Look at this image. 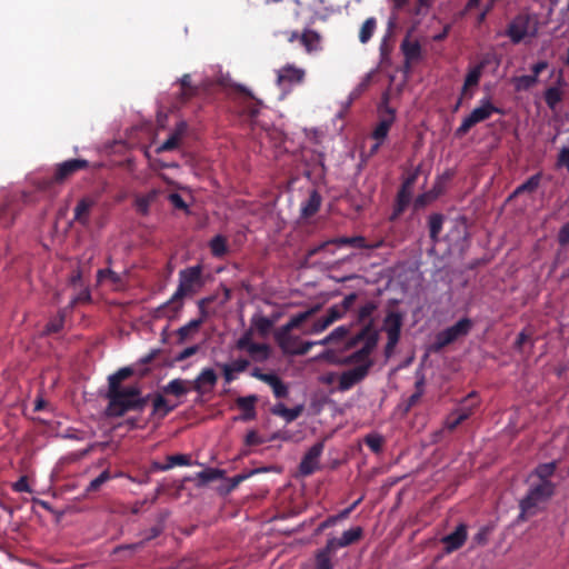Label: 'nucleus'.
I'll return each mask as SVG.
<instances>
[{
	"label": "nucleus",
	"mask_w": 569,
	"mask_h": 569,
	"mask_svg": "<svg viewBox=\"0 0 569 569\" xmlns=\"http://www.w3.org/2000/svg\"><path fill=\"white\" fill-rule=\"evenodd\" d=\"M174 408H176V406L169 405L168 400L161 395H158L153 399V410L158 411V412L161 411L163 416L171 412Z\"/></svg>",
	"instance_id": "nucleus-50"
},
{
	"label": "nucleus",
	"mask_w": 569,
	"mask_h": 569,
	"mask_svg": "<svg viewBox=\"0 0 569 569\" xmlns=\"http://www.w3.org/2000/svg\"><path fill=\"white\" fill-rule=\"evenodd\" d=\"M378 308V305L376 301H367L365 305H362L359 310H358V313H357V321L359 323H365L367 325L370 320H372L375 322V320L372 319V315L373 312L377 310Z\"/></svg>",
	"instance_id": "nucleus-37"
},
{
	"label": "nucleus",
	"mask_w": 569,
	"mask_h": 569,
	"mask_svg": "<svg viewBox=\"0 0 569 569\" xmlns=\"http://www.w3.org/2000/svg\"><path fill=\"white\" fill-rule=\"evenodd\" d=\"M362 500V497H360L358 500H356L350 507L343 509L336 516L328 517L325 521H322V530L326 528H329L337 523V521L345 519L349 516V513L355 509V507Z\"/></svg>",
	"instance_id": "nucleus-42"
},
{
	"label": "nucleus",
	"mask_w": 569,
	"mask_h": 569,
	"mask_svg": "<svg viewBox=\"0 0 569 569\" xmlns=\"http://www.w3.org/2000/svg\"><path fill=\"white\" fill-rule=\"evenodd\" d=\"M267 471H281V469L276 467H263L260 469H256L249 473H239L232 478H227L224 476V471L213 468H207L198 473L197 480L199 486L217 483L214 489L219 491V493L221 495H228L233 489H236L239 483L249 478L251 475Z\"/></svg>",
	"instance_id": "nucleus-5"
},
{
	"label": "nucleus",
	"mask_w": 569,
	"mask_h": 569,
	"mask_svg": "<svg viewBox=\"0 0 569 569\" xmlns=\"http://www.w3.org/2000/svg\"><path fill=\"white\" fill-rule=\"evenodd\" d=\"M203 286L202 267H188L179 271V284L172 297L156 309L157 318H174L183 307V298Z\"/></svg>",
	"instance_id": "nucleus-2"
},
{
	"label": "nucleus",
	"mask_w": 569,
	"mask_h": 569,
	"mask_svg": "<svg viewBox=\"0 0 569 569\" xmlns=\"http://www.w3.org/2000/svg\"><path fill=\"white\" fill-rule=\"evenodd\" d=\"M352 336H349V328L339 326L328 337L322 339V346H335L337 349H346V341Z\"/></svg>",
	"instance_id": "nucleus-19"
},
{
	"label": "nucleus",
	"mask_w": 569,
	"mask_h": 569,
	"mask_svg": "<svg viewBox=\"0 0 569 569\" xmlns=\"http://www.w3.org/2000/svg\"><path fill=\"white\" fill-rule=\"evenodd\" d=\"M90 162L86 159H69L56 166L51 177H43L38 180L37 187L42 191H52L57 184H62L70 177L80 170L88 169Z\"/></svg>",
	"instance_id": "nucleus-6"
},
{
	"label": "nucleus",
	"mask_w": 569,
	"mask_h": 569,
	"mask_svg": "<svg viewBox=\"0 0 569 569\" xmlns=\"http://www.w3.org/2000/svg\"><path fill=\"white\" fill-rule=\"evenodd\" d=\"M372 74L367 73L359 84L351 91L350 98L358 99L363 92H366L371 83Z\"/></svg>",
	"instance_id": "nucleus-51"
},
{
	"label": "nucleus",
	"mask_w": 569,
	"mask_h": 569,
	"mask_svg": "<svg viewBox=\"0 0 569 569\" xmlns=\"http://www.w3.org/2000/svg\"><path fill=\"white\" fill-rule=\"evenodd\" d=\"M160 532H161V528L152 527L149 530V533L144 537V539H142L141 541L136 542V543L118 546V547L114 548L113 553H118V552L123 551V550H130L132 552L137 551V550H139V549H141L143 547L146 541H149L151 539L157 538L160 535Z\"/></svg>",
	"instance_id": "nucleus-30"
},
{
	"label": "nucleus",
	"mask_w": 569,
	"mask_h": 569,
	"mask_svg": "<svg viewBox=\"0 0 569 569\" xmlns=\"http://www.w3.org/2000/svg\"><path fill=\"white\" fill-rule=\"evenodd\" d=\"M290 42L295 40H299L300 43L306 48L308 52H311L317 49L318 43L320 41V37L316 31L306 30L302 34H298V32H291L288 37Z\"/></svg>",
	"instance_id": "nucleus-20"
},
{
	"label": "nucleus",
	"mask_w": 569,
	"mask_h": 569,
	"mask_svg": "<svg viewBox=\"0 0 569 569\" xmlns=\"http://www.w3.org/2000/svg\"><path fill=\"white\" fill-rule=\"evenodd\" d=\"M402 325L403 313L395 310L387 312L382 323V330L387 335V343L385 347V356L387 358H390L393 355L395 349L399 343Z\"/></svg>",
	"instance_id": "nucleus-9"
},
{
	"label": "nucleus",
	"mask_w": 569,
	"mask_h": 569,
	"mask_svg": "<svg viewBox=\"0 0 569 569\" xmlns=\"http://www.w3.org/2000/svg\"><path fill=\"white\" fill-rule=\"evenodd\" d=\"M482 64L476 66L467 73L463 82V92H466L469 87H475L479 83L482 73Z\"/></svg>",
	"instance_id": "nucleus-45"
},
{
	"label": "nucleus",
	"mask_w": 569,
	"mask_h": 569,
	"mask_svg": "<svg viewBox=\"0 0 569 569\" xmlns=\"http://www.w3.org/2000/svg\"><path fill=\"white\" fill-rule=\"evenodd\" d=\"M343 312L339 306L331 307L327 315L322 317V330H325L329 325L333 323L336 320L342 317Z\"/></svg>",
	"instance_id": "nucleus-49"
},
{
	"label": "nucleus",
	"mask_w": 569,
	"mask_h": 569,
	"mask_svg": "<svg viewBox=\"0 0 569 569\" xmlns=\"http://www.w3.org/2000/svg\"><path fill=\"white\" fill-rule=\"evenodd\" d=\"M465 421V417H459L456 410H453L446 419V428L450 431L455 430L459 425Z\"/></svg>",
	"instance_id": "nucleus-57"
},
{
	"label": "nucleus",
	"mask_w": 569,
	"mask_h": 569,
	"mask_svg": "<svg viewBox=\"0 0 569 569\" xmlns=\"http://www.w3.org/2000/svg\"><path fill=\"white\" fill-rule=\"evenodd\" d=\"M132 373L131 368L124 367L108 378L109 390L107 397L109 399L108 410L110 415L123 416L128 411L141 410L144 407L146 400L141 398V391L138 386L120 387L121 381L129 378Z\"/></svg>",
	"instance_id": "nucleus-1"
},
{
	"label": "nucleus",
	"mask_w": 569,
	"mask_h": 569,
	"mask_svg": "<svg viewBox=\"0 0 569 569\" xmlns=\"http://www.w3.org/2000/svg\"><path fill=\"white\" fill-rule=\"evenodd\" d=\"M376 27H377V21L375 18H368L361 26L360 28V31H359V40L361 43H367L375 30H376Z\"/></svg>",
	"instance_id": "nucleus-40"
},
{
	"label": "nucleus",
	"mask_w": 569,
	"mask_h": 569,
	"mask_svg": "<svg viewBox=\"0 0 569 569\" xmlns=\"http://www.w3.org/2000/svg\"><path fill=\"white\" fill-rule=\"evenodd\" d=\"M410 201H411V192L409 190H406V188H400L397 193V198H396L393 211L390 216V220L391 221L397 220L403 213V211L407 209Z\"/></svg>",
	"instance_id": "nucleus-23"
},
{
	"label": "nucleus",
	"mask_w": 569,
	"mask_h": 569,
	"mask_svg": "<svg viewBox=\"0 0 569 569\" xmlns=\"http://www.w3.org/2000/svg\"><path fill=\"white\" fill-rule=\"evenodd\" d=\"M379 120L390 119V123L396 120V109L389 106V93L382 94L381 102L378 106Z\"/></svg>",
	"instance_id": "nucleus-35"
},
{
	"label": "nucleus",
	"mask_w": 569,
	"mask_h": 569,
	"mask_svg": "<svg viewBox=\"0 0 569 569\" xmlns=\"http://www.w3.org/2000/svg\"><path fill=\"white\" fill-rule=\"evenodd\" d=\"M371 366L372 361H367L341 372L338 379L339 390L347 391L361 382L368 376Z\"/></svg>",
	"instance_id": "nucleus-11"
},
{
	"label": "nucleus",
	"mask_w": 569,
	"mask_h": 569,
	"mask_svg": "<svg viewBox=\"0 0 569 569\" xmlns=\"http://www.w3.org/2000/svg\"><path fill=\"white\" fill-rule=\"evenodd\" d=\"M198 351H199L198 345L187 347L174 356V360L177 362L184 361L186 359L194 356Z\"/></svg>",
	"instance_id": "nucleus-58"
},
{
	"label": "nucleus",
	"mask_w": 569,
	"mask_h": 569,
	"mask_svg": "<svg viewBox=\"0 0 569 569\" xmlns=\"http://www.w3.org/2000/svg\"><path fill=\"white\" fill-rule=\"evenodd\" d=\"M112 478V475L110 473L109 470H104L102 471L98 477H96L94 479H92L88 487L86 488V496L89 495L90 492H94V491H98L101 486L103 483H106L108 480H110Z\"/></svg>",
	"instance_id": "nucleus-43"
},
{
	"label": "nucleus",
	"mask_w": 569,
	"mask_h": 569,
	"mask_svg": "<svg viewBox=\"0 0 569 569\" xmlns=\"http://www.w3.org/2000/svg\"><path fill=\"white\" fill-rule=\"evenodd\" d=\"M556 168H566L569 172V146H565L560 149L556 160Z\"/></svg>",
	"instance_id": "nucleus-54"
},
{
	"label": "nucleus",
	"mask_w": 569,
	"mask_h": 569,
	"mask_svg": "<svg viewBox=\"0 0 569 569\" xmlns=\"http://www.w3.org/2000/svg\"><path fill=\"white\" fill-rule=\"evenodd\" d=\"M258 398L253 395L247 397H239L236 401L239 409L243 411L242 420H251L256 417V402Z\"/></svg>",
	"instance_id": "nucleus-24"
},
{
	"label": "nucleus",
	"mask_w": 569,
	"mask_h": 569,
	"mask_svg": "<svg viewBox=\"0 0 569 569\" xmlns=\"http://www.w3.org/2000/svg\"><path fill=\"white\" fill-rule=\"evenodd\" d=\"M180 139H181V131L176 130L173 133H171L169 136V138L166 141L162 142L161 146L158 147L157 152L161 153V152L174 150L179 146Z\"/></svg>",
	"instance_id": "nucleus-44"
},
{
	"label": "nucleus",
	"mask_w": 569,
	"mask_h": 569,
	"mask_svg": "<svg viewBox=\"0 0 569 569\" xmlns=\"http://www.w3.org/2000/svg\"><path fill=\"white\" fill-rule=\"evenodd\" d=\"M392 124L393 123H390V119H388V120H379L377 127L372 131V138L376 141L383 142V140L387 138L388 132H389V130H390Z\"/></svg>",
	"instance_id": "nucleus-47"
},
{
	"label": "nucleus",
	"mask_w": 569,
	"mask_h": 569,
	"mask_svg": "<svg viewBox=\"0 0 569 569\" xmlns=\"http://www.w3.org/2000/svg\"><path fill=\"white\" fill-rule=\"evenodd\" d=\"M180 99L186 102L197 96L199 88L191 83V76L189 73L183 74L180 80Z\"/></svg>",
	"instance_id": "nucleus-27"
},
{
	"label": "nucleus",
	"mask_w": 569,
	"mask_h": 569,
	"mask_svg": "<svg viewBox=\"0 0 569 569\" xmlns=\"http://www.w3.org/2000/svg\"><path fill=\"white\" fill-rule=\"evenodd\" d=\"M169 201L172 203V206L177 209H180V210H187L188 209V206L186 203V201L183 200V198L177 193V192H173V193H170L169 194Z\"/></svg>",
	"instance_id": "nucleus-64"
},
{
	"label": "nucleus",
	"mask_w": 569,
	"mask_h": 569,
	"mask_svg": "<svg viewBox=\"0 0 569 569\" xmlns=\"http://www.w3.org/2000/svg\"><path fill=\"white\" fill-rule=\"evenodd\" d=\"M234 89L244 96V99L240 104L242 112L250 119H254L260 112L261 101L256 99L251 91L242 84H236Z\"/></svg>",
	"instance_id": "nucleus-15"
},
{
	"label": "nucleus",
	"mask_w": 569,
	"mask_h": 569,
	"mask_svg": "<svg viewBox=\"0 0 569 569\" xmlns=\"http://www.w3.org/2000/svg\"><path fill=\"white\" fill-rule=\"evenodd\" d=\"M363 536V529L361 527H353L345 531L341 538H329L327 540V550L335 551L337 548L347 547L358 542Z\"/></svg>",
	"instance_id": "nucleus-13"
},
{
	"label": "nucleus",
	"mask_w": 569,
	"mask_h": 569,
	"mask_svg": "<svg viewBox=\"0 0 569 569\" xmlns=\"http://www.w3.org/2000/svg\"><path fill=\"white\" fill-rule=\"evenodd\" d=\"M337 242L342 243V244H349L350 247L359 248V249H363V248L377 249V248H380L382 244L381 241L373 243V244H368L366 242V239L361 236H356V237H350V238H340L337 240Z\"/></svg>",
	"instance_id": "nucleus-38"
},
{
	"label": "nucleus",
	"mask_w": 569,
	"mask_h": 569,
	"mask_svg": "<svg viewBox=\"0 0 569 569\" xmlns=\"http://www.w3.org/2000/svg\"><path fill=\"white\" fill-rule=\"evenodd\" d=\"M365 442L373 452H378L382 448L383 440L378 435H369L366 437Z\"/></svg>",
	"instance_id": "nucleus-59"
},
{
	"label": "nucleus",
	"mask_w": 569,
	"mask_h": 569,
	"mask_svg": "<svg viewBox=\"0 0 569 569\" xmlns=\"http://www.w3.org/2000/svg\"><path fill=\"white\" fill-rule=\"evenodd\" d=\"M562 91L557 87H549L545 91V102L550 109H556V107L561 102L562 100Z\"/></svg>",
	"instance_id": "nucleus-39"
},
{
	"label": "nucleus",
	"mask_w": 569,
	"mask_h": 569,
	"mask_svg": "<svg viewBox=\"0 0 569 569\" xmlns=\"http://www.w3.org/2000/svg\"><path fill=\"white\" fill-rule=\"evenodd\" d=\"M319 309L320 305H316L312 309L292 316L284 326L276 331L274 339L283 353L306 355L316 345V342L301 340L299 336L292 333V330L303 329L307 320Z\"/></svg>",
	"instance_id": "nucleus-3"
},
{
	"label": "nucleus",
	"mask_w": 569,
	"mask_h": 569,
	"mask_svg": "<svg viewBox=\"0 0 569 569\" xmlns=\"http://www.w3.org/2000/svg\"><path fill=\"white\" fill-rule=\"evenodd\" d=\"M556 485L550 480L539 481L532 483L527 496L519 502L520 515L519 519L525 520L527 515H533L537 505L541 501H546L552 497Z\"/></svg>",
	"instance_id": "nucleus-7"
},
{
	"label": "nucleus",
	"mask_w": 569,
	"mask_h": 569,
	"mask_svg": "<svg viewBox=\"0 0 569 569\" xmlns=\"http://www.w3.org/2000/svg\"><path fill=\"white\" fill-rule=\"evenodd\" d=\"M477 393L475 391L470 392L461 402V405L455 409L459 417H465L467 420L473 412V408L478 405L476 401Z\"/></svg>",
	"instance_id": "nucleus-34"
},
{
	"label": "nucleus",
	"mask_w": 569,
	"mask_h": 569,
	"mask_svg": "<svg viewBox=\"0 0 569 569\" xmlns=\"http://www.w3.org/2000/svg\"><path fill=\"white\" fill-rule=\"evenodd\" d=\"M250 362L249 360L244 359V358H239L234 361H232L231 363H228V366L231 367V370L236 373H240V372H243L247 370V368L249 367Z\"/></svg>",
	"instance_id": "nucleus-61"
},
{
	"label": "nucleus",
	"mask_w": 569,
	"mask_h": 569,
	"mask_svg": "<svg viewBox=\"0 0 569 569\" xmlns=\"http://www.w3.org/2000/svg\"><path fill=\"white\" fill-rule=\"evenodd\" d=\"M252 336L253 331L252 329L247 330L238 340L236 343L237 349L239 350H248L251 348V346L254 343L252 342Z\"/></svg>",
	"instance_id": "nucleus-56"
},
{
	"label": "nucleus",
	"mask_w": 569,
	"mask_h": 569,
	"mask_svg": "<svg viewBox=\"0 0 569 569\" xmlns=\"http://www.w3.org/2000/svg\"><path fill=\"white\" fill-rule=\"evenodd\" d=\"M66 319V310L60 309L53 318H51L44 327L43 335L58 333L63 329Z\"/></svg>",
	"instance_id": "nucleus-32"
},
{
	"label": "nucleus",
	"mask_w": 569,
	"mask_h": 569,
	"mask_svg": "<svg viewBox=\"0 0 569 569\" xmlns=\"http://www.w3.org/2000/svg\"><path fill=\"white\" fill-rule=\"evenodd\" d=\"M303 76L305 72L302 69L293 66H286L278 70L277 83L281 87L286 84H297L302 81Z\"/></svg>",
	"instance_id": "nucleus-16"
},
{
	"label": "nucleus",
	"mask_w": 569,
	"mask_h": 569,
	"mask_svg": "<svg viewBox=\"0 0 569 569\" xmlns=\"http://www.w3.org/2000/svg\"><path fill=\"white\" fill-rule=\"evenodd\" d=\"M401 50L407 62L417 61L421 56V46L418 41L405 39L401 43Z\"/></svg>",
	"instance_id": "nucleus-29"
},
{
	"label": "nucleus",
	"mask_w": 569,
	"mask_h": 569,
	"mask_svg": "<svg viewBox=\"0 0 569 569\" xmlns=\"http://www.w3.org/2000/svg\"><path fill=\"white\" fill-rule=\"evenodd\" d=\"M445 217L441 213H432L429 217V236L432 242H437L442 230Z\"/></svg>",
	"instance_id": "nucleus-36"
},
{
	"label": "nucleus",
	"mask_w": 569,
	"mask_h": 569,
	"mask_svg": "<svg viewBox=\"0 0 569 569\" xmlns=\"http://www.w3.org/2000/svg\"><path fill=\"white\" fill-rule=\"evenodd\" d=\"M12 489L16 492H32V489L30 488L28 483V476H21L13 485Z\"/></svg>",
	"instance_id": "nucleus-60"
},
{
	"label": "nucleus",
	"mask_w": 569,
	"mask_h": 569,
	"mask_svg": "<svg viewBox=\"0 0 569 569\" xmlns=\"http://www.w3.org/2000/svg\"><path fill=\"white\" fill-rule=\"evenodd\" d=\"M472 328V321L469 318H462L453 326L446 328L437 333L433 349L440 351L447 346L453 343L459 338L467 336Z\"/></svg>",
	"instance_id": "nucleus-10"
},
{
	"label": "nucleus",
	"mask_w": 569,
	"mask_h": 569,
	"mask_svg": "<svg viewBox=\"0 0 569 569\" xmlns=\"http://www.w3.org/2000/svg\"><path fill=\"white\" fill-rule=\"evenodd\" d=\"M530 19L527 14H517L508 24L506 36L515 44L520 43L529 32Z\"/></svg>",
	"instance_id": "nucleus-12"
},
{
	"label": "nucleus",
	"mask_w": 569,
	"mask_h": 569,
	"mask_svg": "<svg viewBox=\"0 0 569 569\" xmlns=\"http://www.w3.org/2000/svg\"><path fill=\"white\" fill-rule=\"evenodd\" d=\"M191 388V381L183 379H173L163 386L162 391L166 395H172L177 398L186 396Z\"/></svg>",
	"instance_id": "nucleus-22"
},
{
	"label": "nucleus",
	"mask_w": 569,
	"mask_h": 569,
	"mask_svg": "<svg viewBox=\"0 0 569 569\" xmlns=\"http://www.w3.org/2000/svg\"><path fill=\"white\" fill-rule=\"evenodd\" d=\"M202 326V320H190L187 325L177 330V342L184 343L192 335L197 333Z\"/></svg>",
	"instance_id": "nucleus-28"
},
{
	"label": "nucleus",
	"mask_w": 569,
	"mask_h": 569,
	"mask_svg": "<svg viewBox=\"0 0 569 569\" xmlns=\"http://www.w3.org/2000/svg\"><path fill=\"white\" fill-rule=\"evenodd\" d=\"M94 204H96V201L92 198H89V197L81 198L74 208L73 220L83 227L89 226L90 212H91V209L94 207Z\"/></svg>",
	"instance_id": "nucleus-17"
},
{
	"label": "nucleus",
	"mask_w": 569,
	"mask_h": 569,
	"mask_svg": "<svg viewBox=\"0 0 569 569\" xmlns=\"http://www.w3.org/2000/svg\"><path fill=\"white\" fill-rule=\"evenodd\" d=\"M492 531V526L482 527L472 538L473 543L485 546L489 540V535Z\"/></svg>",
	"instance_id": "nucleus-55"
},
{
	"label": "nucleus",
	"mask_w": 569,
	"mask_h": 569,
	"mask_svg": "<svg viewBox=\"0 0 569 569\" xmlns=\"http://www.w3.org/2000/svg\"><path fill=\"white\" fill-rule=\"evenodd\" d=\"M423 395V380H418L416 382V391L408 398L406 410H410L422 397Z\"/></svg>",
	"instance_id": "nucleus-52"
},
{
	"label": "nucleus",
	"mask_w": 569,
	"mask_h": 569,
	"mask_svg": "<svg viewBox=\"0 0 569 569\" xmlns=\"http://www.w3.org/2000/svg\"><path fill=\"white\" fill-rule=\"evenodd\" d=\"M379 341V331L376 325L370 320L367 325L353 335L349 340L346 341V349L355 348L358 343L362 342V347L353 351L350 356L342 359V362L348 363H366L370 360V355L376 349Z\"/></svg>",
	"instance_id": "nucleus-4"
},
{
	"label": "nucleus",
	"mask_w": 569,
	"mask_h": 569,
	"mask_svg": "<svg viewBox=\"0 0 569 569\" xmlns=\"http://www.w3.org/2000/svg\"><path fill=\"white\" fill-rule=\"evenodd\" d=\"M217 375L212 368H204L198 377L191 381V388L198 393L206 391V386L212 389L217 383Z\"/></svg>",
	"instance_id": "nucleus-18"
},
{
	"label": "nucleus",
	"mask_w": 569,
	"mask_h": 569,
	"mask_svg": "<svg viewBox=\"0 0 569 569\" xmlns=\"http://www.w3.org/2000/svg\"><path fill=\"white\" fill-rule=\"evenodd\" d=\"M493 113H502V110L496 107L489 99H482L480 106L475 108L462 120L461 124L456 129L455 136L457 138L465 137L472 127L489 119Z\"/></svg>",
	"instance_id": "nucleus-8"
},
{
	"label": "nucleus",
	"mask_w": 569,
	"mask_h": 569,
	"mask_svg": "<svg viewBox=\"0 0 569 569\" xmlns=\"http://www.w3.org/2000/svg\"><path fill=\"white\" fill-rule=\"evenodd\" d=\"M273 320L262 315H254L251 318L252 327L258 331V333L261 337H264L270 332L271 328L273 327Z\"/></svg>",
	"instance_id": "nucleus-33"
},
{
	"label": "nucleus",
	"mask_w": 569,
	"mask_h": 569,
	"mask_svg": "<svg viewBox=\"0 0 569 569\" xmlns=\"http://www.w3.org/2000/svg\"><path fill=\"white\" fill-rule=\"evenodd\" d=\"M556 469L557 465H538L530 478L536 476L539 481L549 480V478L553 476Z\"/></svg>",
	"instance_id": "nucleus-46"
},
{
	"label": "nucleus",
	"mask_w": 569,
	"mask_h": 569,
	"mask_svg": "<svg viewBox=\"0 0 569 569\" xmlns=\"http://www.w3.org/2000/svg\"><path fill=\"white\" fill-rule=\"evenodd\" d=\"M209 249H210L211 254L214 258L220 259V258L224 257L229 252L227 237H224L222 234L214 236L209 241Z\"/></svg>",
	"instance_id": "nucleus-25"
},
{
	"label": "nucleus",
	"mask_w": 569,
	"mask_h": 569,
	"mask_svg": "<svg viewBox=\"0 0 569 569\" xmlns=\"http://www.w3.org/2000/svg\"><path fill=\"white\" fill-rule=\"evenodd\" d=\"M320 208V194L318 190H313L310 198L301 206V217L308 219L312 217Z\"/></svg>",
	"instance_id": "nucleus-31"
},
{
	"label": "nucleus",
	"mask_w": 569,
	"mask_h": 569,
	"mask_svg": "<svg viewBox=\"0 0 569 569\" xmlns=\"http://www.w3.org/2000/svg\"><path fill=\"white\" fill-rule=\"evenodd\" d=\"M154 198V194L153 193H150L146 197H141V198H138L137 199V208L140 212L142 213H147L148 212V209H149V206L151 203V201L153 200Z\"/></svg>",
	"instance_id": "nucleus-63"
},
{
	"label": "nucleus",
	"mask_w": 569,
	"mask_h": 569,
	"mask_svg": "<svg viewBox=\"0 0 569 569\" xmlns=\"http://www.w3.org/2000/svg\"><path fill=\"white\" fill-rule=\"evenodd\" d=\"M247 351L251 357L258 360H266L269 357V347L266 343L254 342Z\"/></svg>",
	"instance_id": "nucleus-48"
},
{
	"label": "nucleus",
	"mask_w": 569,
	"mask_h": 569,
	"mask_svg": "<svg viewBox=\"0 0 569 569\" xmlns=\"http://www.w3.org/2000/svg\"><path fill=\"white\" fill-rule=\"evenodd\" d=\"M467 540V525L460 523L457 526L453 532L441 538V542L445 545L443 552L451 553L460 549Z\"/></svg>",
	"instance_id": "nucleus-14"
},
{
	"label": "nucleus",
	"mask_w": 569,
	"mask_h": 569,
	"mask_svg": "<svg viewBox=\"0 0 569 569\" xmlns=\"http://www.w3.org/2000/svg\"><path fill=\"white\" fill-rule=\"evenodd\" d=\"M558 243L566 247L569 243V221L566 222L559 230L557 236Z\"/></svg>",
	"instance_id": "nucleus-62"
},
{
	"label": "nucleus",
	"mask_w": 569,
	"mask_h": 569,
	"mask_svg": "<svg viewBox=\"0 0 569 569\" xmlns=\"http://www.w3.org/2000/svg\"><path fill=\"white\" fill-rule=\"evenodd\" d=\"M14 216L8 204L0 206V226L8 228L13 223Z\"/></svg>",
	"instance_id": "nucleus-53"
},
{
	"label": "nucleus",
	"mask_w": 569,
	"mask_h": 569,
	"mask_svg": "<svg viewBox=\"0 0 569 569\" xmlns=\"http://www.w3.org/2000/svg\"><path fill=\"white\" fill-rule=\"evenodd\" d=\"M541 179H542V173L541 172H537V173L532 174L531 177H529L525 182L519 184L512 191V193L509 196V199L510 200L515 199V198L519 197L522 193H533V192H536V190L540 186Z\"/></svg>",
	"instance_id": "nucleus-21"
},
{
	"label": "nucleus",
	"mask_w": 569,
	"mask_h": 569,
	"mask_svg": "<svg viewBox=\"0 0 569 569\" xmlns=\"http://www.w3.org/2000/svg\"><path fill=\"white\" fill-rule=\"evenodd\" d=\"M271 412L276 416L284 418L286 421L291 422L301 415L302 407L297 406L293 408H287L283 403L279 402L271 408Z\"/></svg>",
	"instance_id": "nucleus-26"
},
{
	"label": "nucleus",
	"mask_w": 569,
	"mask_h": 569,
	"mask_svg": "<svg viewBox=\"0 0 569 569\" xmlns=\"http://www.w3.org/2000/svg\"><path fill=\"white\" fill-rule=\"evenodd\" d=\"M511 82L513 83L516 91H526L533 87L538 81H536L535 76L525 74L513 77Z\"/></svg>",
	"instance_id": "nucleus-41"
}]
</instances>
